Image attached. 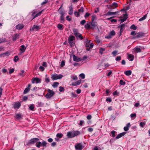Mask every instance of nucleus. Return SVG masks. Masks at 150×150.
I'll return each mask as SVG.
<instances>
[{"label":"nucleus","mask_w":150,"mask_h":150,"mask_svg":"<svg viewBox=\"0 0 150 150\" xmlns=\"http://www.w3.org/2000/svg\"><path fill=\"white\" fill-rule=\"evenodd\" d=\"M73 32L74 35L76 38H79L81 40L83 39V37L82 36L81 34L79 33L78 30L76 29H74Z\"/></svg>","instance_id":"f257e3e1"},{"label":"nucleus","mask_w":150,"mask_h":150,"mask_svg":"<svg viewBox=\"0 0 150 150\" xmlns=\"http://www.w3.org/2000/svg\"><path fill=\"white\" fill-rule=\"evenodd\" d=\"M48 93L46 94L45 97L47 99H49L52 97L54 94V91L50 89L47 90Z\"/></svg>","instance_id":"f03ea898"},{"label":"nucleus","mask_w":150,"mask_h":150,"mask_svg":"<svg viewBox=\"0 0 150 150\" xmlns=\"http://www.w3.org/2000/svg\"><path fill=\"white\" fill-rule=\"evenodd\" d=\"M63 76L61 74H56L51 75V78L53 80H56L60 79L62 78Z\"/></svg>","instance_id":"7ed1b4c3"},{"label":"nucleus","mask_w":150,"mask_h":150,"mask_svg":"<svg viewBox=\"0 0 150 150\" xmlns=\"http://www.w3.org/2000/svg\"><path fill=\"white\" fill-rule=\"evenodd\" d=\"M47 144V142L45 141H43L42 143L39 142L36 143V146L37 147L40 148L41 146L43 147L45 146Z\"/></svg>","instance_id":"20e7f679"},{"label":"nucleus","mask_w":150,"mask_h":150,"mask_svg":"<svg viewBox=\"0 0 150 150\" xmlns=\"http://www.w3.org/2000/svg\"><path fill=\"white\" fill-rule=\"evenodd\" d=\"M83 148V146L81 143H77L76 144L75 148L77 150H81Z\"/></svg>","instance_id":"39448f33"},{"label":"nucleus","mask_w":150,"mask_h":150,"mask_svg":"<svg viewBox=\"0 0 150 150\" xmlns=\"http://www.w3.org/2000/svg\"><path fill=\"white\" fill-rule=\"evenodd\" d=\"M39 140V139L37 138L32 139L29 141L28 142V144H33L35 143H37V142Z\"/></svg>","instance_id":"423d86ee"},{"label":"nucleus","mask_w":150,"mask_h":150,"mask_svg":"<svg viewBox=\"0 0 150 150\" xmlns=\"http://www.w3.org/2000/svg\"><path fill=\"white\" fill-rule=\"evenodd\" d=\"M40 79L38 78H33L32 80V82L33 83H40Z\"/></svg>","instance_id":"0eeeda50"},{"label":"nucleus","mask_w":150,"mask_h":150,"mask_svg":"<svg viewBox=\"0 0 150 150\" xmlns=\"http://www.w3.org/2000/svg\"><path fill=\"white\" fill-rule=\"evenodd\" d=\"M73 59L74 61L77 62H79L82 60L81 58L76 57L74 55H73Z\"/></svg>","instance_id":"6e6552de"},{"label":"nucleus","mask_w":150,"mask_h":150,"mask_svg":"<svg viewBox=\"0 0 150 150\" xmlns=\"http://www.w3.org/2000/svg\"><path fill=\"white\" fill-rule=\"evenodd\" d=\"M40 28L39 26L37 25H34L32 28L30 29L31 31L35 30V31L38 30Z\"/></svg>","instance_id":"1a4fd4ad"},{"label":"nucleus","mask_w":150,"mask_h":150,"mask_svg":"<svg viewBox=\"0 0 150 150\" xmlns=\"http://www.w3.org/2000/svg\"><path fill=\"white\" fill-rule=\"evenodd\" d=\"M21 105L20 103H15L13 104V107L15 109H18Z\"/></svg>","instance_id":"9d476101"},{"label":"nucleus","mask_w":150,"mask_h":150,"mask_svg":"<svg viewBox=\"0 0 150 150\" xmlns=\"http://www.w3.org/2000/svg\"><path fill=\"white\" fill-rule=\"evenodd\" d=\"M90 24L91 25V29H93L97 26L96 23L94 22L93 20H92L91 22H90Z\"/></svg>","instance_id":"9b49d317"},{"label":"nucleus","mask_w":150,"mask_h":150,"mask_svg":"<svg viewBox=\"0 0 150 150\" xmlns=\"http://www.w3.org/2000/svg\"><path fill=\"white\" fill-rule=\"evenodd\" d=\"M19 36V35L18 34H16L12 36V38L13 41H15L17 39H18Z\"/></svg>","instance_id":"f8f14e48"},{"label":"nucleus","mask_w":150,"mask_h":150,"mask_svg":"<svg viewBox=\"0 0 150 150\" xmlns=\"http://www.w3.org/2000/svg\"><path fill=\"white\" fill-rule=\"evenodd\" d=\"M67 136L69 138H71L74 137L73 132H67Z\"/></svg>","instance_id":"ddd939ff"},{"label":"nucleus","mask_w":150,"mask_h":150,"mask_svg":"<svg viewBox=\"0 0 150 150\" xmlns=\"http://www.w3.org/2000/svg\"><path fill=\"white\" fill-rule=\"evenodd\" d=\"M16 28L18 30L22 29L24 27V25L22 24H20L16 26Z\"/></svg>","instance_id":"4468645a"},{"label":"nucleus","mask_w":150,"mask_h":150,"mask_svg":"<svg viewBox=\"0 0 150 150\" xmlns=\"http://www.w3.org/2000/svg\"><path fill=\"white\" fill-rule=\"evenodd\" d=\"M42 11H43V10L42 11H41L39 12V13H37L36 15H35V16L34 15V14L35 13V12H33V14H32V15L33 16H34L33 19L35 18L36 17L40 15L42 13Z\"/></svg>","instance_id":"2eb2a0df"},{"label":"nucleus","mask_w":150,"mask_h":150,"mask_svg":"<svg viewBox=\"0 0 150 150\" xmlns=\"http://www.w3.org/2000/svg\"><path fill=\"white\" fill-rule=\"evenodd\" d=\"M81 80H78L76 82L72 83L71 85L73 86L78 85L81 83Z\"/></svg>","instance_id":"dca6fc26"},{"label":"nucleus","mask_w":150,"mask_h":150,"mask_svg":"<svg viewBox=\"0 0 150 150\" xmlns=\"http://www.w3.org/2000/svg\"><path fill=\"white\" fill-rule=\"evenodd\" d=\"M126 133V132H123L122 133H121L119 134H118L117 136L116 137V139H119L121 137H122L123 136H124L125 134Z\"/></svg>","instance_id":"f3484780"},{"label":"nucleus","mask_w":150,"mask_h":150,"mask_svg":"<svg viewBox=\"0 0 150 150\" xmlns=\"http://www.w3.org/2000/svg\"><path fill=\"white\" fill-rule=\"evenodd\" d=\"M85 28L88 30L89 29H91V26L90 22H89V23H87L85 25Z\"/></svg>","instance_id":"a211bd4d"},{"label":"nucleus","mask_w":150,"mask_h":150,"mask_svg":"<svg viewBox=\"0 0 150 150\" xmlns=\"http://www.w3.org/2000/svg\"><path fill=\"white\" fill-rule=\"evenodd\" d=\"M73 132L74 133V137L78 136L80 134V132L78 131H74Z\"/></svg>","instance_id":"6ab92c4d"},{"label":"nucleus","mask_w":150,"mask_h":150,"mask_svg":"<svg viewBox=\"0 0 150 150\" xmlns=\"http://www.w3.org/2000/svg\"><path fill=\"white\" fill-rule=\"evenodd\" d=\"M118 6V5L117 3L114 2L111 5V7L112 8H115Z\"/></svg>","instance_id":"aec40b11"},{"label":"nucleus","mask_w":150,"mask_h":150,"mask_svg":"<svg viewBox=\"0 0 150 150\" xmlns=\"http://www.w3.org/2000/svg\"><path fill=\"white\" fill-rule=\"evenodd\" d=\"M75 38V37L74 36H70L68 38V41H73Z\"/></svg>","instance_id":"412c9836"},{"label":"nucleus","mask_w":150,"mask_h":150,"mask_svg":"<svg viewBox=\"0 0 150 150\" xmlns=\"http://www.w3.org/2000/svg\"><path fill=\"white\" fill-rule=\"evenodd\" d=\"M128 59L130 61L133 60L134 58V56L133 55L131 54H129L128 56Z\"/></svg>","instance_id":"4be33fe9"},{"label":"nucleus","mask_w":150,"mask_h":150,"mask_svg":"<svg viewBox=\"0 0 150 150\" xmlns=\"http://www.w3.org/2000/svg\"><path fill=\"white\" fill-rule=\"evenodd\" d=\"M134 50V51H136L137 52H140L141 51V49L140 47H135Z\"/></svg>","instance_id":"5701e85b"},{"label":"nucleus","mask_w":150,"mask_h":150,"mask_svg":"<svg viewBox=\"0 0 150 150\" xmlns=\"http://www.w3.org/2000/svg\"><path fill=\"white\" fill-rule=\"evenodd\" d=\"M125 74L127 76H129L131 75L132 72L130 70L127 71L125 72Z\"/></svg>","instance_id":"b1692460"},{"label":"nucleus","mask_w":150,"mask_h":150,"mask_svg":"<svg viewBox=\"0 0 150 150\" xmlns=\"http://www.w3.org/2000/svg\"><path fill=\"white\" fill-rule=\"evenodd\" d=\"M147 16V14L145 15L144 16L140 18L139 19V21H141L144 20L146 18Z\"/></svg>","instance_id":"393cba45"},{"label":"nucleus","mask_w":150,"mask_h":150,"mask_svg":"<svg viewBox=\"0 0 150 150\" xmlns=\"http://www.w3.org/2000/svg\"><path fill=\"white\" fill-rule=\"evenodd\" d=\"M15 117L18 119H19L21 118V115L20 114H15Z\"/></svg>","instance_id":"a878e982"},{"label":"nucleus","mask_w":150,"mask_h":150,"mask_svg":"<svg viewBox=\"0 0 150 150\" xmlns=\"http://www.w3.org/2000/svg\"><path fill=\"white\" fill-rule=\"evenodd\" d=\"M59 84V83L57 82H54L53 84L52 85V86L53 88H55L58 86Z\"/></svg>","instance_id":"bb28decb"},{"label":"nucleus","mask_w":150,"mask_h":150,"mask_svg":"<svg viewBox=\"0 0 150 150\" xmlns=\"http://www.w3.org/2000/svg\"><path fill=\"white\" fill-rule=\"evenodd\" d=\"M57 28L60 30H62L63 29V25L62 24H59L57 25Z\"/></svg>","instance_id":"cd10ccee"},{"label":"nucleus","mask_w":150,"mask_h":150,"mask_svg":"<svg viewBox=\"0 0 150 150\" xmlns=\"http://www.w3.org/2000/svg\"><path fill=\"white\" fill-rule=\"evenodd\" d=\"M73 13V8L71 6L69 8V15H71Z\"/></svg>","instance_id":"c85d7f7f"},{"label":"nucleus","mask_w":150,"mask_h":150,"mask_svg":"<svg viewBox=\"0 0 150 150\" xmlns=\"http://www.w3.org/2000/svg\"><path fill=\"white\" fill-rule=\"evenodd\" d=\"M142 35V34L141 33H139L137 34H136V36L134 37V38H139L141 37Z\"/></svg>","instance_id":"c756f323"},{"label":"nucleus","mask_w":150,"mask_h":150,"mask_svg":"<svg viewBox=\"0 0 150 150\" xmlns=\"http://www.w3.org/2000/svg\"><path fill=\"white\" fill-rule=\"evenodd\" d=\"M93 43H91L90 44H89V47L88 48H86V50L87 51H89L90 50V49L92 48H93Z\"/></svg>","instance_id":"7c9ffc66"},{"label":"nucleus","mask_w":150,"mask_h":150,"mask_svg":"<svg viewBox=\"0 0 150 150\" xmlns=\"http://www.w3.org/2000/svg\"><path fill=\"white\" fill-rule=\"evenodd\" d=\"M109 34L112 37L115 35V33L114 30H112L109 33Z\"/></svg>","instance_id":"2f4dec72"},{"label":"nucleus","mask_w":150,"mask_h":150,"mask_svg":"<svg viewBox=\"0 0 150 150\" xmlns=\"http://www.w3.org/2000/svg\"><path fill=\"white\" fill-rule=\"evenodd\" d=\"M30 90V89L28 87H27L25 88L24 91L23 93L24 94L27 93Z\"/></svg>","instance_id":"473e14b6"},{"label":"nucleus","mask_w":150,"mask_h":150,"mask_svg":"<svg viewBox=\"0 0 150 150\" xmlns=\"http://www.w3.org/2000/svg\"><path fill=\"white\" fill-rule=\"evenodd\" d=\"M25 49L26 48L25 47V46L24 45H22L21 46V48L20 49V50L22 51L23 52H24L25 51Z\"/></svg>","instance_id":"72a5a7b5"},{"label":"nucleus","mask_w":150,"mask_h":150,"mask_svg":"<svg viewBox=\"0 0 150 150\" xmlns=\"http://www.w3.org/2000/svg\"><path fill=\"white\" fill-rule=\"evenodd\" d=\"M117 13L116 12H108L107 13V15H114Z\"/></svg>","instance_id":"f704fd0d"},{"label":"nucleus","mask_w":150,"mask_h":150,"mask_svg":"<svg viewBox=\"0 0 150 150\" xmlns=\"http://www.w3.org/2000/svg\"><path fill=\"white\" fill-rule=\"evenodd\" d=\"M124 16L125 17V18L121 19V22H123L124 21H125L126 20V19H127V15L126 14H125L124 15Z\"/></svg>","instance_id":"c9c22d12"},{"label":"nucleus","mask_w":150,"mask_h":150,"mask_svg":"<svg viewBox=\"0 0 150 150\" xmlns=\"http://www.w3.org/2000/svg\"><path fill=\"white\" fill-rule=\"evenodd\" d=\"M74 14L77 17H78L80 15V13L79 12L77 11H75L74 12Z\"/></svg>","instance_id":"e433bc0d"},{"label":"nucleus","mask_w":150,"mask_h":150,"mask_svg":"<svg viewBox=\"0 0 150 150\" xmlns=\"http://www.w3.org/2000/svg\"><path fill=\"white\" fill-rule=\"evenodd\" d=\"M9 55V52H7L5 53L1 54V55H3V57L4 56H8Z\"/></svg>","instance_id":"4c0bfd02"},{"label":"nucleus","mask_w":150,"mask_h":150,"mask_svg":"<svg viewBox=\"0 0 150 150\" xmlns=\"http://www.w3.org/2000/svg\"><path fill=\"white\" fill-rule=\"evenodd\" d=\"M84 11L83 8V7H81L78 10V12H79L80 13H83Z\"/></svg>","instance_id":"58836bf2"},{"label":"nucleus","mask_w":150,"mask_h":150,"mask_svg":"<svg viewBox=\"0 0 150 150\" xmlns=\"http://www.w3.org/2000/svg\"><path fill=\"white\" fill-rule=\"evenodd\" d=\"M50 81V80L49 79L48 77H47V75H46L45 76V81L48 83Z\"/></svg>","instance_id":"ea45409f"},{"label":"nucleus","mask_w":150,"mask_h":150,"mask_svg":"<svg viewBox=\"0 0 150 150\" xmlns=\"http://www.w3.org/2000/svg\"><path fill=\"white\" fill-rule=\"evenodd\" d=\"M19 60V58L18 56H16L14 57V61L15 62H16L17 61H18Z\"/></svg>","instance_id":"a19ab883"},{"label":"nucleus","mask_w":150,"mask_h":150,"mask_svg":"<svg viewBox=\"0 0 150 150\" xmlns=\"http://www.w3.org/2000/svg\"><path fill=\"white\" fill-rule=\"evenodd\" d=\"M63 134L61 133H58L57 134V137H59V138H62L63 136Z\"/></svg>","instance_id":"79ce46f5"},{"label":"nucleus","mask_w":150,"mask_h":150,"mask_svg":"<svg viewBox=\"0 0 150 150\" xmlns=\"http://www.w3.org/2000/svg\"><path fill=\"white\" fill-rule=\"evenodd\" d=\"M6 39L5 38L0 39V44L3 43L4 42H6Z\"/></svg>","instance_id":"37998d69"},{"label":"nucleus","mask_w":150,"mask_h":150,"mask_svg":"<svg viewBox=\"0 0 150 150\" xmlns=\"http://www.w3.org/2000/svg\"><path fill=\"white\" fill-rule=\"evenodd\" d=\"M71 78L74 80H76L77 79V77L75 75H72L71 76Z\"/></svg>","instance_id":"c03bdc74"},{"label":"nucleus","mask_w":150,"mask_h":150,"mask_svg":"<svg viewBox=\"0 0 150 150\" xmlns=\"http://www.w3.org/2000/svg\"><path fill=\"white\" fill-rule=\"evenodd\" d=\"M105 50V49L104 48H100L99 50V52L101 54H103V52Z\"/></svg>","instance_id":"a18cd8bd"},{"label":"nucleus","mask_w":150,"mask_h":150,"mask_svg":"<svg viewBox=\"0 0 150 150\" xmlns=\"http://www.w3.org/2000/svg\"><path fill=\"white\" fill-rule=\"evenodd\" d=\"M79 76L81 77L82 79H84L85 78V75L83 74H81L79 75Z\"/></svg>","instance_id":"49530a36"},{"label":"nucleus","mask_w":150,"mask_h":150,"mask_svg":"<svg viewBox=\"0 0 150 150\" xmlns=\"http://www.w3.org/2000/svg\"><path fill=\"white\" fill-rule=\"evenodd\" d=\"M65 65V62L64 61H62L61 64L60 66L62 67L64 66Z\"/></svg>","instance_id":"de8ad7c7"},{"label":"nucleus","mask_w":150,"mask_h":150,"mask_svg":"<svg viewBox=\"0 0 150 150\" xmlns=\"http://www.w3.org/2000/svg\"><path fill=\"white\" fill-rule=\"evenodd\" d=\"M131 28L134 29V30H136L137 29V27L135 26L134 25H132L130 27Z\"/></svg>","instance_id":"09e8293b"},{"label":"nucleus","mask_w":150,"mask_h":150,"mask_svg":"<svg viewBox=\"0 0 150 150\" xmlns=\"http://www.w3.org/2000/svg\"><path fill=\"white\" fill-rule=\"evenodd\" d=\"M96 42L97 43L99 44L100 42V41L99 39H98V37H96Z\"/></svg>","instance_id":"8fccbe9b"},{"label":"nucleus","mask_w":150,"mask_h":150,"mask_svg":"<svg viewBox=\"0 0 150 150\" xmlns=\"http://www.w3.org/2000/svg\"><path fill=\"white\" fill-rule=\"evenodd\" d=\"M115 132H116L115 131L113 130L111 132V133L112 134V136L113 137H114L115 136Z\"/></svg>","instance_id":"3c124183"},{"label":"nucleus","mask_w":150,"mask_h":150,"mask_svg":"<svg viewBox=\"0 0 150 150\" xmlns=\"http://www.w3.org/2000/svg\"><path fill=\"white\" fill-rule=\"evenodd\" d=\"M69 43L70 44L71 46V47L73 46L74 45V43L73 42V41H68Z\"/></svg>","instance_id":"603ef678"},{"label":"nucleus","mask_w":150,"mask_h":150,"mask_svg":"<svg viewBox=\"0 0 150 150\" xmlns=\"http://www.w3.org/2000/svg\"><path fill=\"white\" fill-rule=\"evenodd\" d=\"M71 95L72 97L74 98L76 97L77 96L76 95L74 92H71Z\"/></svg>","instance_id":"864d4df0"},{"label":"nucleus","mask_w":150,"mask_h":150,"mask_svg":"<svg viewBox=\"0 0 150 150\" xmlns=\"http://www.w3.org/2000/svg\"><path fill=\"white\" fill-rule=\"evenodd\" d=\"M136 116V115L135 113L132 114L130 115V117L131 118L135 117Z\"/></svg>","instance_id":"5fc2aeb1"},{"label":"nucleus","mask_w":150,"mask_h":150,"mask_svg":"<svg viewBox=\"0 0 150 150\" xmlns=\"http://www.w3.org/2000/svg\"><path fill=\"white\" fill-rule=\"evenodd\" d=\"M121 59V57L120 56H117L116 58V60L117 61H119Z\"/></svg>","instance_id":"6e6d98bb"},{"label":"nucleus","mask_w":150,"mask_h":150,"mask_svg":"<svg viewBox=\"0 0 150 150\" xmlns=\"http://www.w3.org/2000/svg\"><path fill=\"white\" fill-rule=\"evenodd\" d=\"M86 21L84 20H83L82 21H81L80 24L81 25H83L86 23Z\"/></svg>","instance_id":"4d7b16f0"},{"label":"nucleus","mask_w":150,"mask_h":150,"mask_svg":"<svg viewBox=\"0 0 150 150\" xmlns=\"http://www.w3.org/2000/svg\"><path fill=\"white\" fill-rule=\"evenodd\" d=\"M112 38V37L109 34V35H108L106 36L105 37V38L108 39H110V38Z\"/></svg>","instance_id":"13d9d810"},{"label":"nucleus","mask_w":150,"mask_h":150,"mask_svg":"<svg viewBox=\"0 0 150 150\" xmlns=\"http://www.w3.org/2000/svg\"><path fill=\"white\" fill-rule=\"evenodd\" d=\"M125 24H122L120 25V28L121 29V30L122 29L124 30L125 29Z\"/></svg>","instance_id":"bf43d9fd"},{"label":"nucleus","mask_w":150,"mask_h":150,"mask_svg":"<svg viewBox=\"0 0 150 150\" xmlns=\"http://www.w3.org/2000/svg\"><path fill=\"white\" fill-rule=\"evenodd\" d=\"M117 51L116 50H115L113 51L112 52V54L114 56H115L116 55L117 53Z\"/></svg>","instance_id":"052dcab7"},{"label":"nucleus","mask_w":150,"mask_h":150,"mask_svg":"<svg viewBox=\"0 0 150 150\" xmlns=\"http://www.w3.org/2000/svg\"><path fill=\"white\" fill-rule=\"evenodd\" d=\"M14 69H12L9 70V74H11L14 72Z\"/></svg>","instance_id":"680f3d73"},{"label":"nucleus","mask_w":150,"mask_h":150,"mask_svg":"<svg viewBox=\"0 0 150 150\" xmlns=\"http://www.w3.org/2000/svg\"><path fill=\"white\" fill-rule=\"evenodd\" d=\"M120 83L121 85H124L125 84V82L122 80L120 81Z\"/></svg>","instance_id":"e2e57ef3"},{"label":"nucleus","mask_w":150,"mask_h":150,"mask_svg":"<svg viewBox=\"0 0 150 150\" xmlns=\"http://www.w3.org/2000/svg\"><path fill=\"white\" fill-rule=\"evenodd\" d=\"M29 108L30 110H33L34 109V107L33 105H31L29 107Z\"/></svg>","instance_id":"0e129e2a"},{"label":"nucleus","mask_w":150,"mask_h":150,"mask_svg":"<svg viewBox=\"0 0 150 150\" xmlns=\"http://www.w3.org/2000/svg\"><path fill=\"white\" fill-rule=\"evenodd\" d=\"M39 69L41 71H43L44 70L45 68H44L43 67H42V66H40L39 67Z\"/></svg>","instance_id":"69168bd1"},{"label":"nucleus","mask_w":150,"mask_h":150,"mask_svg":"<svg viewBox=\"0 0 150 150\" xmlns=\"http://www.w3.org/2000/svg\"><path fill=\"white\" fill-rule=\"evenodd\" d=\"M145 124V123L143 122H141L140 123V125L142 127H143L144 125Z\"/></svg>","instance_id":"338daca9"},{"label":"nucleus","mask_w":150,"mask_h":150,"mask_svg":"<svg viewBox=\"0 0 150 150\" xmlns=\"http://www.w3.org/2000/svg\"><path fill=\"white\" fill-rule=\"evenodd\" d=\"M59 88V91H60L62 92L64 91V89L63 88V87L60 86Z\"/></svg>","instance_id":"774afa93"}]
</instances>
